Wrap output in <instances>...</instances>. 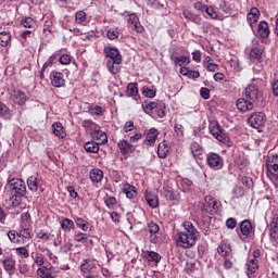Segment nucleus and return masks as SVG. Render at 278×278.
<instances>
[{
	"mask_svg": "<svg viewBox=\"0 0 278 278\" xmlns=\"http://www.w3.org/2000/svg\"><path fill=\"white\" fill-rule=\"evenodd\" d=\"M15 253L17 257L22 260H27L29 257V250L25 247L15 248Z\"/></svg>",
	"mask_w": 278,
	"mask_h": 278,
	"instance_id": "79ce46f5",
	"label": "nucleus"
},
{
	"mask_svg": "<svg viewBox=\"0 0 278 278\" xmlns=\"http://www.w3.org/2000/svg\"><path fill=\"white\" fill-rule=\"evenodd\" d=\"M21 25L26 29H34V27H36V22L33 17H24L21 21Z\"/></svg>",
	"mask_w": 278,
	"mask_h": 278,
	"instance_id": "a19ab883",
	"label": "nucleus"
},
{
	"mask_svg": "<svg viewBox=\"0 0 278 278\" xmlns=\"http://www.w3.org/2000/svg\"><path fill=\"white\" fill-rule=\"evenodd\" d=\"M148 231H149L150 236H155V233L160 232V226L154 222H150L148 224Z\"/></svg>",
	"mask_w": 278,
	"mask_h": 278,
	"instance_id": "3c124183",
	"label": "nucleus"
},
{
	"mask_svg": "<svg viewBox=\"0 0 278 278\" xmlns=\"http://www.w3.org/2000/svg\"><path fill=\"white\" fill-rule=\"evenodd\" d=\"M240 229L242 236H251V231H253V225L249 219H245L240 223Z\"/></svg>",
	"mask_w": 278,
	"mask_h": 278,
	"instance_id": "c85d7f7f",
	"label": "nucleus"
},
{
	"mask_svg": "<svg viewBox=\"0 0 278 278\" xmlns=\"http://www.w3.org/2000/svg\"><path fill=\"white\" fill-rule=\"evenodd\" d=\"M89 178L93 184H99L100 181L103 180V170L99 168H93L89 173Z\"/></svg>",
	"mask_w": 278,
	"mask_h": 278,
	"instance_id": "cd10ccee",
	"label": "nucleus"
},
{
	"mask_svg": "<svg viewBox=\"0 0 278 278\" xmlns=\"http://www.w3.org/2000/svg\"><path fill=\"white\" fill-rule=\"evenodd\" d=\"M0 116H10V108L3 102H0Z\"/></svg>",
	"mask_w": 278,
	"mask_h": 278,
	"instance_id": "e2e57ef3",
	"label": "nucleus"
},
{
	"mask_svg": "<svg viewBox=\"0 0 278 278\" xmlns=\"http://www.w3.org/2000/svg\"><path fill=\"white\" fill-rule=\"evenodd\" d=\"M181 186H182V190L184 192L190 190V188H192V180L188 179V178H184L181 180Z\"/></svg>",
	"mask_w": 278,
	"mask_h": 278,
	"instance_id": "0e129e2a",
	"label": "nucleus"
},
{
	"mask_svg": "<svg viewBox=\"0 0 278 278\" xmlns=\"http://www.w3.org/2000/svg\"><path fill=\"white\" fill-rule=\"evenodd\" d=\"M104 53L106 58H110L109 62H115V64H121V62H123L121 52L116 48L105 47Z\"/></svg>",
	"mask_w": 278,
	"mask_h": 278,
	"instance_id": "1a4fd4ad",
	"label": "nucleus"
},
{
	"mask_svg": "<svg viewBox=\"0 0 278 278\" xmlns=\"http://www.w3.org/2000/svg\"><path fill=\"white\" fill-rule=\"evenodd\" d=\"M206 162L210 168H214L215 170H220V168H223V157L217 153H210L206 157Z\"/></svg>",
	"mask_w": 278,
	"mask_h": 278,
	"instance_id": "6e6552de",
	"label": "nucleus"
},
{
	"mask_svg": "<svg viewBox=\"0 0 278 278\" xmlns=\"http://www.w3.org/2000/svg\"><path fill=\"white\" fill-rule=\"evenodd\" d=\"M237 110H239V112H249L253 110V102L248 99L240 98L237 100Z\"/></svg>",
	"mask_w": 278,
	"mask_h": 278,
	"instance_id": "f3484780",
	"label": "nucleus"
},
{
	"mask_svg": "<svg viewBox=\"0 0 278 278\" xmlns=\"http://www.w3.org/2000/svg\"><path fill=\"white\" fill-rule=\"evenodd\" d=\"M157 91L155 89H150L149 87L142 88V94H144L148 99H153Z\"/></svg>",
	"mask_w": 278,
	"mask_h": 278,
	"instance_id": "13d9d810",
	"label": "nucleus"
},
{
	"mask_svg": "<svg viewBox=\"0 0 278 278\" xmlns=\"http://www.w3.org/2000/svg\"><path fill=\"white\" fill-rule=\"evenodd\" d=\"M55 62H58V56L55 54H52L43 64L42 66V71H47V68L53 66V64H55Z\"/></svg>",
	"mask_w": 278,
	"mask_h": 278,
	"instance_id": "864d4df0",
	"label": "nucleus"
},
{
	"mask_svg": "<svg viewBox=\"0 0 278 278\" xmlns=\"http://www.w3.org/2000/svg\"><path fill=\"white\" fill-rule=\"evenodd\" d=\"M226 227L228 229H236V227H238V220H236V218H233V217H229L226 220Z\"/></svg>",
	"mask_w": 278,
	"mask_h": 278,
	"instance_id": "680f3d73",
	"label": "nucleus"
},
{
	"mask_svg": "<svg viewBox=\"0 0 278 278\" xmlns=\"http://www.w3.org/2000/svg\"><path fill=\"white\" fill-rule=\"evenodd\" d=\"M91 136L93 138V140H97L98 144H106L108 142V135L105 134V131H102L98 128H96V130L91 131Z\"/></svg>",
	"mask_w": 278,
	"mask_h": 278,
	"instance_id": "a211bd4d",
	"label": "nucleus"
},
{
	"mask_svg": "<svg viewBox=\"0 0 278 278\" xmlns=\"http://www.w3.org/2000/svg\"><path fill=\"white\" fill-rule=\"evenodd\" d=\"M122 192L126 194L127 199H136V197H138V191L132 185L129 184L123 185Z\"/></svg>",
	"mask_w": 278,
	"mask_h": 278,
	"instance_id": "4be33fe9",
	"label": "nucleus"
},
{
	"mask_svg": "<svg viewBox=\"0 0 278 278\" xmlns=\"http://www.w3.org/2000/svg\"><path fill=\"white\" fill-rule=\"evenodd\" d=\"M18 238L23 240V242H29L31 240V230L29 228H22L17 231Z\"/></svg>",
	"mask_w": 278,
	"mask_h": 278,
	"instance_id": "473e14b6",
	"label": "nucleus"
},
{
	"mask_svg": "<svg viewBox=\"0 0 278 278\" xmlns=\"http://www.w3.org/2000/svg\"><path fill=\"white\" fill-rule=\"evenodd\" d=\"M104 203L109 210H116L118 201L114 197H109L104 200Z\"/></svg>",
	"mask_w": 278,
	"mask_h": 278,
	"instance_id": "09e8293b",
	"label": "nucleus"
},
{
	"mask_svg": "<svg viewBox=\"0 0 278 278\" xmlns=\"http://www.w3.org/2000/svg\"><path fill=\"white\" fill-rule=\"evenodd\" d=\"M204 12L207 14V16H210V18H213L214 21L218 18V12H216L213 7H206Z\"/></svg>",
	"mask_w": 278,
	"mask_h": 278,
	"instance_id": "bf43d9fd",
	"label": "nucleus"
},
{
	"mask_svg": "<svg viewBox=\"0 0 278 278\" xmlns=\"http://www.w3.org/2000/svg\"><path fill=\"white\" fill-rule=\"evenodd\" d=\"M30 257L36 266L42 268L45 266V255L40 251L31 252Z\"/></svg>",
	"mask_w": 278,
	"mask_h": 278,
	"instance_id": "bb28decb",
	"label": "nucleus"
},
{
	"mask_svg": "<svg viewBox=\"0 0 278 278\" xmlns=\"http://www.w3.org/2000/svg\"><path fill=\"white\" fill-rule=\"evenodd\" d=\"M144 200L148 203L149 207L155 210L160 206V199L155 192L146 191L144 192Z\"/></svg>",
	"mask_w": 278,
	"mask_h": 278,
	"instance_id": "f8f14e48",
	"label": "nucleus"
},
{
	"mask_svg": "<svg viewBox=\"0 0 278 278\" xmlns=\"http://www.w3.org/2000/svg\"><path fill=\"white\" fill-rule=\"evenodd\" d=\"M115 64L116 62L114 61L106 62V67L109 68L110 73H112V75H118V73H121V67L118 66V64Z\"/></svg>",
	"mask_w": 278,
	"mask_h": 278,
	"instance_id": "c03bdc74",
	"label": "nucleus"
},
{
	"mask_svg": "<svg viewBox=\"0 0 278 278\" xmlns=\"http://www.w3.org/2000/svg\"><path fill=\"white\" fill-rule=\"evenodd\" d=\"M127 23L130 29H134L135 31H137V34H142L144 31V26H142V24L140 23V18H138V15H136V13H131L130 15H128Z\"/></svg>",
	"mask_w": 278,
	"mask_h": 278,
	"instance_id": "423d86ee",
	"label": "nucleus"
},
{
	"mask_svg": "<svg viewBox=\"0 0 278 278\" xmlns=\"http://www.w3.org/2000/svg\"><path fill=\"white\" fill-rule=\"evenodd\" d=\"M154 112L157 114L159 118H164V116H166V105L164 103L157 104Z\"/></svg>",
	"mask_w": 278,
	"mask_h": 278,
	"instance_id": "603ef678",
	"label": "nucleus"
},
{
	"mask_svg": "<svg viewBox=\"0 0 278 278\" xmlns=\"http://www.w3.org/2000/svg\"><path fill=\"white\" fill-rule=\"evenodd\" d=\"M8 238H9V240H10L11 242H13V243H15V244H16V242H21V239H20V237H18V232H16V230H10V231L8 232Z\"/></svg>",
	"mask_w": 278,
	"mask_h": 278,
	"instance_id": "4d7b16f0",
	"label": "nucleus"
},
{
	"mask_svg": "<svg viewBox=\"0 0 278 278\" xmlns=\"http://www.w3.org/2000/svg\"><path fill=\"white\" fill-rule=\"evenodd\" d=\"M50 81L53 88H64V86H66V80L62 72H52L50 74Z\"/></svg>",
	"mask_w": 278,
	"mask_h": 278,
	"instance_id": "0eeeda50",
	"label": "nucleus"
},
{
	"mask_svg": "<svg viewBox=\"0 0 278 278\" xmlns=\"http://www.w3.org/2000/svg\"><path fill=\"white\" fill-rule=\"evenodd\" d=\"M182 227L185 231L176 233L175 242L177 247H181L182 249H192L201 235L199 230L194 228L192 222H185Z\"/></svg>",
	"mask_w": 278,
	"mask_h": 278,
	"instance_id": "f257e3e1",
	"label": "nucleus"
},
{
	"mask_svg": "<svg viewBox=\"0 0 278 278\" xmlns=\"http://www.w3.org/2000/svg\"><path fill=\"white\" fill-rule=\"evenodd\" d=\"M247 275L248 277H251V275H255V273H257V268H260V264L257 258H251L248 263H247Z\"/></svg>",
	"mask_w": 278,
	"mask_h": 278,
	"instance_id": "a878e982",
	"label": "nucleus"
},
{
	"mask_svg": "<svg viewBox=\"0 0 278 278\" xmlns=\"http://www.w3.org/2000/svg\"><path fill=\"white\" fill-rule=\"evenodd\" d=\"M235 164H237V166H240L241 168H244L248 166L249 160H247V156H244V154H240L235 157Z\"/></svg>",
	"mask_w": 278,
	"mask_h": 278,
	"instance_id": "37998d69",
	"label": "nucleus"
},
{
	"mask_svg": "<svg viewBox=\"0 0 278 278\" xmlns=\"http://www.w3.org/2000/svg\"><path fill=\"white\" fill-rule=\"evenodd\" d=\"M1 264H2L5 273H8L9 275H12L14 273V270H16V261L10 256L2 260Z\"/></svg>",
	"mask_w": 278,
	"mask_h": 278,
	"instance_id": "dca6fc26",
	"label": "nucleus"
},
{
	"mask_svg": "<svg viewBox=\"0 0 278 278\" xmlns=\"http://www.w3.org/2000/svg\"><path fill=\"white\" fill-rule=\"evenodd\" d=\"M121 36V29L118 27H112L106 31L109 40H116Z\"/></svg>",
	"mask_w": 278,
	"mask_h": 278,
	"instance_id": "ea45409f",
	"label": "nucleus"
},
{
	"mask_svg": "<svg viewBox=\"0 0 278 278\" xmlns=\"http://www.w3.org/2000/svg\"><path fill=\"white\" fill-rule=\"evenodd\" d=\"M49 268L47 266L39 267L37 269V277L40 278H55V276L51 275V273L48 271Z\"/></svg>",
	"mask_w": 278,
	"mask_h": 278,
	"instance_id": "4c0bfd02",
	"label": "nucleus"
},
{
	"mask_svg": "<svg viewBox=\"0 0 278 278\" xmlns=\"http://www.w3.org/2000/svg\"><path fill=\"white\" fill-rule=\"evenodd\" d=\"M262 53H264L262 48L253 47L249 53L250 61H252L254 64H260V62H262Z\"/></svg>",
	"mask_w": 278,
	"mask_h": 278,
	"instance_id": "2eb2a0df",
	"label": "nucleus"
},
{
	"mask_svg": "<svg viewBox=\"0 0 278 278\" xmlns=\"http://www.w3.org/2000/svg\"><path fill=\"white\" fill-rule=\"evenodd\" d=\"M269 238L278 240V227H269Z\"/></svg>",
	"mask_w": 278,
	"mask_h": 278,
	"instance_id": "338daca9",
	"label": "nucleus"
},
{
	"mask_svg": "<svg viewBox=\"0 0 278 278\" xmlns=\"http://www.w3.org/2000/svg\"><path fill=\"white\" fill-rule=\"evenodd\" d=\"M170 151V147L168 146V142L162 141L157 146V155L161 160H166L168 157V152Z\"/></svg>",
	"mask_w": 278,
	"mask_h": 278,
	"instance_id": "aec40b11",
	"label": "nucleus"
},
{
	"mask_svg": "<svg viewBox=\"0 0 278 278\" xmlns=\"http://www.w3.org/2000/svg\"><path fill=\"white\" fill-rule=\"evenodd\" d=\"M174 130H175V134H177V136H184V125L176 124L174 126Z\"/></svg>",
	"mask_w": 278,
	"mask_h": 278,
	"instance_id": "774afa93",
	"label": "nucleus"
},
{
	"mask_svg": "<svg viewBox=\"0 0 278 278\" xmlns=\"http://www.w3.org/2000/svg\"><path fill=\"white\" fill-rule=\"evenodd\" d=\"M117 147L122 153V155L126 156L128 153H131V149H134V146L129 143L127 140H119L117 143Z\"/></svg>",
	"mask_w": 278,
	"mask_h": 278,
	"instance_id": "393cba45",
	"label": "nucleus"
},
{
	"mask_svg": "<svg viewBox=\"0 0 278 278\" xmlns=\"http://www.w3.org/2000/svg\"><path fill=\"white\" fill-rule=\"evenodd\" d=\"M249 25L253 27L257 21H260V9L258 8H252L247 16Z\"/></svg>",
	"mask_w": 278,
	"mask_h": 278,
	"instance_id": "5701e85b",
	"label": "nucleus"
},
{
	"mask_svg": "<svg viewBox=\"0 0 278 278\" xmlns=\"http://www.w3.org/2000/svg\"><path fill=\"white\" fill-rule=\"evenodd\" d=\"M217 253H219L222 257H228V255H231V247L229 244H220L217 248Z\"/></svg>",
	"mask_w": 278,
	"mask_h": 278,
	"instance_id": "c9c22d12",
	"label": "nucleus"
},
{
	"mask_svg": "<svg viewBox=\"0 0 278 278\" xmlns=\"http://www.w3.org/2000/svg\"><path fill=\"white\" fill-rule=\"evenodd\" d=\"M210 131L212 136H214L216 140H218L219 142H224V143L227 142L228 140L227 135L224 134L223 129L220 128V125L216 124L210 127Z\"/></svg>",
	"mask_w": 278,
	"mask_h": 278,
	"instance_id": "ddd939ff",
	"label": "nucleus"
},
{
	"mask_svg": "<svg viewBox=\"0 0 278 278\" xmlns=\"http://www.w3.org/2000/svg\"><path fill=\"white\" fill-rule=\"evenodd\" d=\"M162 260V256L157 252H148V261L149 262H160Z\"/></svg>",
	"mask_w": 278,
	"mask_h": 278,
	"instance_id": "052dcab7",
	"label": "nucleus"
},
{
	"mask_svg": "<svg viewBox=\"0 0 278 278\" xmlns=\"http://www.w3.org/2000/svg\"><path fill=\"white\" fill-rule=\"evenodd\" d=\"M257 34L261 38H268L270 36V27L266 21H262L257 26Z\"/></svg>",
	"mask_w": 278,
	"mask_h": 278,
	"instance_id": "b1692460",
	"label": "nucleus"
},
{
	"mask_svg": "<svg viewBox=\"0 0 278 278\" xmlns=\"http://www.w3.org/2000/svg\"><path fill=\"white\" fill-rule=\"evenodd\" d=\"M248 123L253 129H260L266 125V114L264 112H255L249 117Z\"/></svg>",
	"mask_w": 278,
	"mask_h": 278,
	"instance_id": "20e7f679",
	"label": "nucleus"
},
{
	"mask_svg": "<svg viewBox=\"0 0 278 278\" xmlns=\"http://www.w3.org/2000/svg\"><path fill=\"white\" fill-rule=\"evenodd\" d=\"M85 151L87 153H99V143L94 141H88L84 146Z\"/></svg>",
	"mask_w": 278,
	"mask_h": 278,
	"instance_id": "72a5a7b5",
	"label": "nucleus"
},
{
	"mask_svg": "<svg viewBox=\"0 0 278 278\" xmlns=\"http://www.w3.org/2000/svg\"><path fill=\"white\" fill-rule=\"evenodd\" d=\"M83 127H85V129H90V131L92 132L93 130L98 129V126L94 122L89 121V119H85L83 122Z\"/></svg>",
	"mask_w": 278,
	"mask_h": 278,
	"instance_id": "6e6d98bb",
	"label": "nucleus"
},
{
	"mask_svg": "<svg viewBox=\"0 0 278 278\" xmlns=\"http://www.w3.org/2000/svg\"><path fill=\"white\" fill-rule=\"evenodd\" d=\"M61 229H63V231H71V229H75V223L70 218H64L61 222Z\"/></svg>",
	"mask_w": 278,
	"mask_h": 278,
	"instance_id": "58836bf2",
	"label": "nucleus"
},
{
	"mask_svg": "<svg viewBox=\"0 0 278 278\" xmlns=\"http://www.w3.org/2000/svg\"><path fill=\"white\" fill-rule=\"evenodd\" d=\"M162 197L166 199V201H175L177 199V194L172 189H163Z\"/></svg>",
	"mask_w": 278,
	"mask_h": 278,
	"instance_id": "49530a36",
	"label": "nucleus"
},
{
	"mask_svg": "<svg viewBox=\"0 0 278 278\" xmlns=\"http://www.w3.org/2000/svg\"><path fill=\"white\" fill-rule=\"evenodd\" d=\"M244 97L248 101H257L260 99V89L255 85H249L244 90Z\"/></svg>",
	"mask_w": 278,
	"mask_h": 278,
	"instance_id": "9b49d317",
	"label": "nucleus"
},
{
	"mask_svg": "<svg viewBox=\"0 0 278 278\" xmlns=\"http://www.w3.org/2000/svg\"><path fill=\"white\" fill-rule=\"evenodd\" d=\"M8 186L12 192H14L15 197H23L27 192V186L25 181L20 178H13L9 180Z\"/></svg>",
	"mask_w": 278,
	"mask_h": 278,
	"instance_id": "f03ea898",
	"label": "nucleus"
},
{
	"mask_svg": "<svg viewBox=\"0 0 278 278\" xmlns=\"http://www.w3.org/2000/svg\"><path fill=\"white\" fill-rule=\"evenodd\" d=\"M27 186L31 192H38V178L29 176L27 179Z\"/></svg>",
	"mask_w": 278,
	"mask_h": 278,
	"instance_id": "e433bc0d",
	"label": "nucleus"
},
{
	"mask_svg": "<svg viewBox=\"0 0 278 278\" xmlns=\"http://www.w3.org/2000/svg\"><path fill=\"white\" fill-rule=\"evenodd\" d=\"M52 132L56 138L61 139H64L66 136V129H64V126L60 122L52 124Z\"/></svg>",
	"mask_w": 278,
	"mask_h": 278,
	"instance_id": "412c9836",
	"label": "nucleus"
},
{
	"mask_svg": "<svg viewBox=\"0 0 278 278\" xmlns=\"http://www.w3.org/2000/svg\"><path fill=\"white\" fill-rule=\"evenodd\" d=\"M266 169L267 176L273 177L278 175V155L277 154H268L266 160Z\"/></svg>",
	"mask_w": 278,
	"mask_h": 278,
	"instance_id": "39448f33",
	"label": "nucleus"
},
{
	"mask_svg": "<svg viewBox=\"0 0 278 278\" xmlns=\"http://www.w3.org/2000/svg\"><path fill=\"white\" fill-rule=\"evenodd\" d=\"M12 42V35L9 31L0 33V47H8Z\"/></svg>",
	"mask_w": 278,
	"mask_h": 278,
	"instance_id": "2f4dec72",
	"label": "nucleus"
},
{
	"mask_svg": "<svg viewBox=\"0 0 278 278\" xmlns=\"http://www.w3.org/2000/svg\"><path fill=\"white\" fill-rule=\"evenodd\" d=\"M74 240L75 242H81L85 244V242H88V236H86L84 232H75Z\"/></svg>",
	"mask_w": 278,
	"mask_h": 278,
	"instance_id": "5fc2aeb1",
	"label": "nucleus"
},
{
	"mask_svg": "<svg viewBox=\"0 0 278 278\" xmlns=\"http://www.w3.org/2000/svg\"><path fill=\"white\" fill-rule=\"evenodd\" d=\"M157 102H144V110H147V112H153V110H156L157 108Z\"/></svg>",
	"mask_w": 278,
	"mask_h": 278,
	"instance_id": "69168bd1",
	"label": "nucleus"
},
{
	"mask_svg": "<svg viewBox=\"0 0 278 278\" xmlns=\"http://www.w3.org/2000/svg\"><path fill=\"white\" fill-rule=\"evenodd\" d=\"M201 212H205V214L211 215L216 214V212H218V201H216L212 195H206L202 203Z\"/></svg>",
	"mask_w": 278,
	"mask_h": 278,
	"instance_id": "7ed1b4c3",
	"label": "nucleus"
},
{
	"mask_svg": "<svg viewBox=\"0 0 278 278\" xmlns=\"http://www.w3.org/2000/svg\"><path fill=\"white\" fill-rule=\"evenodd\" d=\"M190 151L193 155V157H199L201 159V156L203 155V148L201 147V144H199V142L193 141L190 146Z\"/></svg>",
	"mask_w": 278,
	"mask_h": 278,
	"instance_id": "7c9ffc66",
	"label": "nucleus"
},
{
	"mask_svg": "<svg viewBox=\"0 0 278 278\" xmlns=\"http://www.w3.org/2000/svg\"><path fill=\"white\" fill-rule=\"evenodd\" d=\"M159 136L160 131L156 128H150L146 135L144 144L147 147H154Z\"/></svg>",
	"mask_w": 278,
	"mask_h": 278,
	"instance_id": "4468645a",
	"label": "nucleus"
},
{
	"mask_svg": "<svg viewBox=\"0 0 278 278\" xmlns=\"http://www.w3.org/2000/svg\"><path fill=\"white\" fill-rule=\"evenodd\" d=\"M11 100L13 103H16V105H25L27 102V96L20 89H13L11 91Z\"/></svg>",
	"mask_w": 278,
	"mask_h": 278,
	"instance_id": "9d476101",
	"label": "nucleus"
},
{
	"mask_svg": "<svg viewBox=\"0 0 278 278\" xmlns=\"http://www.w3.org/2000/svg\"><path fill=\"white\" fill-rule=\"evenodd\" d=\"M93 268H97V263L94 260L85 258L80 264V270L84 273V275L90 273V270H93Z\"/></svg>",
	"mask_w": 278,
	"mask_h": 278,
	"instance_id": "6ab92c4d",
	"label": "nucleus"
},
{
	"mask_svg": "<svg viewBox=\"0 0 278 278\" xmlns=\"http://www.w3.org/2000/svg\"><path fill=\"white\" fill-rule=\"evenodd\" d=\"M127 92L129 97H138V84L136 83L128 84Z\"/></svg>",
	"mask_w": 278,
	"mask_h": 278,
	"instance_id": "de8ad7c7",
	"label": "nucleus"
},
{
	"mask_svg": "<svg viewBox=\"0 0 278 278\" xmlns=\"http://www.w3.org/2000/svg\"><path fill=\"white\" fill-rule=\"evenodd\" d=\"M86 18H87L86 12L78 11L75 14V24L76 25H84V23H86Z\"/></svg>",
	"mask_w": 278,
	"mask_h": 278,
	"instance_id": "a18cd8bd",
	"label": "nucleus"
},
{
	"mask_svg": "<svg viewBox=\"0 0 278 278\" xmlns=\"http://www.w3.org/2000/svg\"><path fill=\"white\" fill-rule=\"evenodd\" d=\"M75 224H76V227H79V229H81L83 231H91L92 230V226L90 225V223L86 222L81 217H76Z\"/></svg>",
	"mask_w": 278,
	"mask_h": 278,
	"instance_id": "c756f323",
	"label": "nucleus"
},
{
	"mask_svg": "<svg viewBox=\"0 0 278 278\" xmlns=\"http://www.w3.org/2000/svg\"><path fill=\"white\" fill-rule=\"evenodd\" d=\"M36 238H38L39 240H49L51 238V232L39 229L36 231Z\"/></svg>",
	"mask_w": 278,
	"mask_h": 278,
	"instance_id": "8fccbe9b",
	"label": "nucleus"
},
{
	"mask_svg": "<svg viewBox=\"0 0 278 278\" xmlns=\"http://www.w3.org/2000/svg\"><path fill=\"white\" fill-rule=\"evenodd\" d=\"M174 64H176V66H180V68L184 66H188V64H190V58L184 55L175 56Z\"/></svg>",
	"mask_w": 278,
	"mask_h": 278,
	"instance_id": "f704fd0d",
	"label": "nucleus"
}]
</instances>
